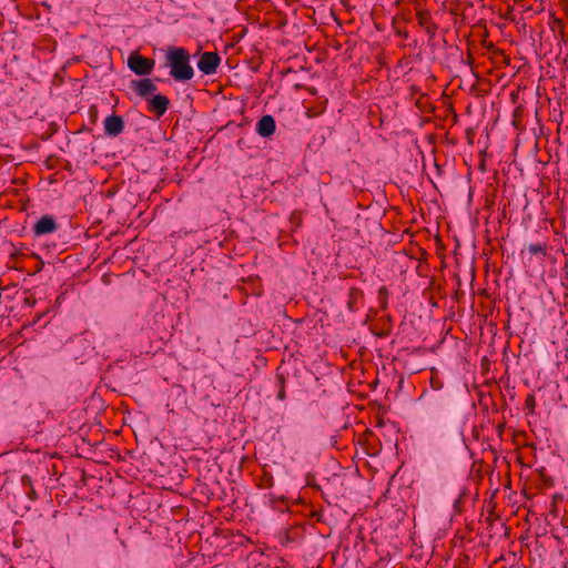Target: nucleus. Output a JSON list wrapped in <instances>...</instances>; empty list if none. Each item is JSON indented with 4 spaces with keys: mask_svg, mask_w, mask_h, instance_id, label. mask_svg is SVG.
<instances>
[{
    "mask_svg": "<svg viewBox=\"0 0 568 568\" xmlns=\"http://www.w3.org/2000/svg\"><path fill=\"white\" fill-rule=\"evenodd\" d=\"M491 60L494 63L499 65H509L510 64V57L505 53L504 50L494 48L491 52Z\"/></svg>",
    "mask_w": 568,
    "mask_h": 568,
    "instance_id": "obj_8",
    "label": "nucleus"
},
{
    "mask_svg": "<svg viewBox=\"0 0 568 568\" xmlns=\"http://www.w3.org/2000/svg\"><path fill=\"white\" fill-rule=\"evenodd\" d=\"M420 105H422V101H418V102L416 103V106H420Z\"/></svg>",
    "mask_w": 568,
    "mask_h": 568,
    "instance_id": "obj_14",
    "label": "nucleus"
},
{
    "mask_svg": "<svg viewBox=\"0 0 568 568\" xmlns=\"http://www.w3.org/2000/svg\"><path fill=\"white\" fill-rule=\"evenodd\" d=\"M559 118H560V121L564 120V112L562 111L559 112Z\"/></svg>",
    "mask_w": 568,
    "mask_h": 568,
    "instance_id": "obj_12",
    "label": "nucleus"
},
{
    "mask_svg": "<svg viewBox=\"0 0 568 568\" xmlns=\"http://www.w3.org/2000/svg\"><path fill=\"white\" fill-rule=\"evenodd\" d=\"M132 91L149 102V106H169L168 97L156 93V85L151 79L131 81Z\"/></svg>",
    "mask_w": 568,
    "mask_h": 568,
    "instance_id": "obj_2",
    "label": "nucleus"
},
{
    "mask_svg": "<svg viewBox=\"0 0 568 568\" xmlns=\"http://www.w3.org/2000/svg\"><path fill=\"white\" fill-rule=\"evenodd\" d=\"M555 22L558 23L559 26H562L561 20H556Z\"/></svg>",
    "mask_w": 568,
    "mask_h": 568,
    "instance_id": "obj_13",
    "label": "nucleus"
},
{
    "mask_svg": "<svg viewBox=\"0 0 568 568\" xmlns=\"http://www.w3.org/2000/svg\"><path fill=\"white\" fill-rule=\"evenodd\" d=\"M155 61L151 58H145L138 52H133L128 59V67L138 75H149L152 73Z\"/></svg>",
    "mask_w": 568,
    "mask_h": 568,
    "instance_id": "obj_3",
    "label": "nucleus"
},
{
    "mask_svg": "<svg viewBox=\"0 0 568 568\" xmlns=\"http://www.w3.org/2000/svg\"><path fill=\"white\" fill-rule=\"evenodd\" d=\"M55 230H57V223H55V220L51 215H43L33 225V233L37 236H43L47 234H51Z\"/></svg>",
    "mask_w": 568,
    "mask_h": 568,
    "instance_id": "obj_5",
    "label": "nucleus"
},
{
    "mask_svg": "<svg viewBox=\"0 0 568 568\" xmlns=\"http://www.w3.org/2000/svg\"><path fill=\"white\" fill-rule=\"evenodd\" d=\"M156 111V116L160 118L164 114V112L166 111V109L164 108H161V109H154Z\"/></svg>",
    "mask_w": 568,
    "mask_h": 568,
    "instance_id": "obj_11",
    "label": "nucleus"
},
{
    "mask_svg": "<svg viewBox=\"0 0 568 568\" xmlns=\"http://www.w3.org/2000/svg\"><path fill=\"white\" fill-rule=\"evenodd\" d=\"M527 252L532 255H540L544 257L547 253V245L545 243H532L527 246Z\"/></svg>",
    "mask_w": 568,
    "mask_h": 568,
    "instance_id": "obj_9",
    "label": "nucleus"
},
{
    "mask_svg": "<svg viewBox=\"0 0 568 568\" xmlns=\"http://www.w3.org/2000/svg\"><path fill=\"white\" fill-rule=\"evenodd\" d=\"M275 120L271 115H264L256 123V132L263 136L268 138L275 132Z\"/></svg>",
    "mask_w": 568,
    "mask_h": 568,
    "instance_id": "obj_7",
    "label": "nucleus"
},
{
    "mask_svg": "<svg viewBox=\"0 0 568 568\" xmlns=\"http://www.w3.org/2000/svg\"><path fill=\"white\" fill-rule=\"evenodd\" d=\"M417 20L420 26L426 27L427 31H430L428 27V24L430 23V13L428 11H418Z\"/></svg>",
    "mask_w": 568,
    "mask_h": 568,
    "instance_id": "obj_10",
    "label": "nucleus"
},
{
    "mask_svg": "<svg viewBox=\"0 0 568 568\" xmlns=\"http://www.w3.org/2000/svg\"><path fill=\"white\" fill-rule=\"evenodd\" d=\"M220 63L221 57L217 52L205 51L200 55L197 68L202 73L211 75L216 73Z\"/></svg>",
    "mask_w": 568,
    "mask_h": 568,
    "instance_id": "obj_4",
    "label": "nucleus"
},
{
    "mask_svg": "<svg viewBox=\"0 0 568 568\" xmlns=\"http://www.w3.org/2000/svg\"><path fill=\"white\" fill-rule=\"evenodd\" d=\"M165 57L170 75L175 81H189L194 77V70L190 63L191 55L185 48L169 47Z\"/></svg>",
    "mask_w": 568,
    "mask_h": 568,
    "instance_id": "obj_1",
    "label": "nucleus"
},
{
    "mask_svg": "<svg viewBox=\"0 0 568 568\" xmlns=\"http://www.w3.org/2000/svg\"><path fill=\"white\" fill-rule=\"evenodd\" d=\"M104 131L110 136H116L123 131V120L118 115H110L104 120Z\"/></svg>",
    "mask_w": 568,
    "mask_h": 568,
    "instance_id": "obj_6",
    "label": "nucleus"
}]
</instances>
